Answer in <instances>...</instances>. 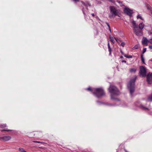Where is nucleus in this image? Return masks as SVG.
<instances>
[{"label": "nucleus", "mask_w": 152, "mask_h": 152, "mask_svg": "<svg viewBox=\"0 0 152 152\" xmlns=\"http://www.w3.org/2000/svg\"><path fill=\"white\" fill-rule=\"evenodd\" d=\"M122 62H124L125 63H126V61H125V60H123L122 61Z\"/></svg>", "instance_id": "a19ab883"}, {"label": "nucleus", "mask_w": 152, "mask_h": 152, "mask_svg": "<svg viewBox=\"0 0 152 152\" xmlns=\"http://www.w3.org/2000/svg\"><path fill=\"white\" fill-rule=\"evenodd\" d=\"M133 31L137 36L140 37L142 36L143 34L142 30L139 29L138 28L133 29Z\"/></svg>", "instance_id": "423d86ee"}, {"label": "nucleus", "mask_w": 152, "mask_h": 152, "mask_svg": "<svg viewBox=\"0 0 152 152\" xmlns=\"http://www.w3.org/2000/svg\"><path fill=\"white\" fill-rule=\"evenodd\" d=\"M106 23L107 26H108V28L110 29V25H109V23Z\"/></svg>", "instance_id": "473e14b6"}, {"label": "nucleus", "mask_w": 152, "mask_h": 152, "mask_svg": "<svg viewBox=\"0 0 152 152\" xmlns=\"http://www.w3.org/2000/svg\"><path fill=\"white\" fill-rule=\"evenodd\" d=\"M125 13H126L127 15L131 16L133 13V11L128 8H125L124 10Z\"/></svg>", "instance_id": "0eeeda50"}, {"label": "nucleus", "mask_w": 152, "mask_h": 152, "mask_svg": "<svg viewBox=\"0 0 152 152\" xmlns=\"http://www.w3.org/2000/svg\"><path fill=\"white\" fill-rule=\"evenodd\" d=\"M86 90H88V91H94V90H92V89H91V87H89L88 88H87L86 89Z\"/></svg>", "instance_id": "393cba45"}, {"label": "nucleus", "mask_w": 152, "mask_h": 152, "mask_svg": "<svg viewBox=\"0 0 152 152\" xmlns=\"http://www.w3.org/2000/svg\"><path fill=\"white\" fill-rule=\"evenodd\" d=\"M141 59L142 62L144 64H145V60L144 58L143 57V56L142 54H141Z\"/></svg>", "instance_id": "6ab92c4d"}, {"label": "nucleus", "mask_w": 152, "mask_h": 152, "mask_svg": "<svg viewBox=\"0 0 152 152\" xmlns=\"http://www.w3.org/2000/svg\"><path fill=\"white\" fill-rule=\"evenodd\" d=\"M150 61H152V59H151L150 60Z\"/></svg>", "instance_id": "3c124183"}, {"label": "nucleus", "mask_w": 152, "mask_h": 152, "mask_svg": "<svg viewBox=\"0 0 152 152\" xmlns=\"http://www.w3.org/2000/svg\"><path fill=\"white\" fill-rule=\"evenodd\" d=\"M82 11L83 13L84 16H85L86 15V14L87 12V10H85L84 7H83V8L82 9Z\"/></svg>", "instance_id": "dca6fc26"}, {"label": "nucleus", "mask_w": 152, "mask_h": 152, "mask_svg": "<svg viewBox=\"0 0 152 152\" xmlns=\"http://www.w3.org/2000/svg\"><path fill=\"white\" fill-rule=\"evenodd\" d=\"M108 48V51L109 52H111V49L110 47H109Z\"/></svg>", "instance_id": "72a5a7b5"}, {"label": "nucleus", "mask_w": 152, "mask_h": 152, "mask_svg": "<svg viewBox=\"0 0 152 152\" xmlns=\"http://www.w3.org/2000/svg\"><path fill=\"white\" fill-rule=\"evenodd\" d=\"M110 41L113 44L115 43V41L114 40V38L112 36H110Z\"/></svg>", "instance_id": "f3484780"}, {"label": "nucleus", "mask_w": 152, "mask_h": 152, "mask_svg": "<svg viewBox=\"0 0 152 152\" xmlns=\"http://www.w3.org/2000/svg\"><path fill=\"white\" fill-rule=\"evenodd\" d=\"M136 77L134 76V78L131 79L127 85V87L130 91L131 95L135 91V82L136 79Z\"/></svg>", "instance_id": "f03ea898"}, {"label": "nucleus", "mask_w": 152, "mask_h": 152, "mask_svg": "<svg viewBox=\"0 0 152 152\" xmlns=\"http://www.w3.org/2000/svg\"><path fill=\"white\" fill-rule=\"evenodd\" d=\"M109 31H110L111 32V29H110H110L109 28Z\"/></svg>", "instance_id": "de8ad7c7"}, {"label": "nucleus", "mask_w": 152, "mask_h": 152, "mask_svg": "<svg viewBox=\"0 0 152 152\" xmlns=\"http://www.w3.org/2000/svg\"><path fill=\"white\" fill-rule=\"evenodd\" d=\"M108 48H109V47H110V43L109 42L108 43Z\"/></svg>", "instance_id": "ea45409f"}, {"label": "nucleus", "mask_w": 152, "mask_h": 152, "mask_svg": "<svg viewBox=\"0 0 152 152\" xmlns=\"http://www.w3.org/2000/svg\"><path fill=\"white\" fill-rule=\"evenodd\" d=\"M109 31H110L111 32V29H110H110L109 28Z\"/></svg>", "instance_id": "49530a36"}, {"label": "nucleus", "mask_w": 152, "mask_h": 152, "mask_svg": "<svg viewBox=\"0 0 152 152\" xmlns=\"http://www.w3.org/2000/svg\"><path fill=\"white\" fill-rule=\"evenodd\" d=\"M32 142H34L37 143H41L40 141H33Z\"/></svg>", "instance_id": "c756f323"}, {"label": "nucleus", "mask_w": 152, "mask_h": 152, "mask_svg": "<svg viewBox=\"0 0 152 152\" xmlns=\"http://www.w3.org/2000/svg\"><path fill=\"white\" fill-rule=\"evenodd\" d=\"M73 0V1H75L76 2L79 1V0Z\"/></svg>", "instance_id": "37998d69"}, {"label": "nucleus", "mask_w": 152, "mask_h": 152, "mask_svg": "<svg viewBox=\"0 0 152 152\" xmlns=\"http://www.w3.org/2000/svg\"><path fill=\"white\" fill-rule=\"evenodd\" d=\"M145 25L142 22L140 23L139 25L138 28L139 29L142 30V29L143 28Z\"/></svg>", "instance_id": "ddd939ff"}, {"label": "nucleus", "mask_w": 152, "mask_h": 152, "mask_svg": "<svg viewBox=\"0 0 152 152\" xmlns=\"http://www.w3.org/2000/svg\"><path fill=\"white\" fill-rule=\"evenodd\" d=\"M117 105H115V104H110V106H117Z\"/></svg>", "instance_id": "e433bc0d"}, {"label": "nucleus", "mask_w": 152, "mask_h": 152, "mask_svg": "<svg viewBox=\"0 0 152 152\" xmlns=\"http://www.w3.org/2000/svg\"><path fill=\"white\" fill-rule=\"evenodd\" d=\"M108 1L110 2H111L112 3H114V1L113 0H108Z\"/></svg>", "instance_id": "2f4dec72"}, {"label": "nucleus", "mask_w": 152, "mask_h": 152, "mask_svg": "<svg viewBox=\"0 0 152 152\" xmlns=\"http://www.w3.org/2000/svg\"><path fill=\"white\" fill-rule=\"evenodd\" d=\"M114 39H115L116 41L117 42H118L119 41H120V40L119 39H118L115 38V37L114 38Z\"/></svg>", "instance_id": "7c9ffc66"}, {"label": "nucleus", "mask_w": 152, "mask_h": 152, "mask_svg": "<svg viewBox=\"0 0 152 152\" xmlns=\"http://www.w3.org/2000/svg\"><path fill=\"white\" fill-rule=\"evenodd\" d=\"M109 92L111 94V99L116 101H120V100L114 97L118 96L120 94V93L117 88L114 86L110 85L108 88Z\"/></svg>", "instance_id": "f257e3e1"}, {"label": "nucleus", "mask_w": 152, "mask_h": 152, "mask_svg": "<svg viewBox=\"0 0 152 152\" xmlns=\"http://www.w3.org/2000/svg\"><path fill=\"white\" fill-rule=\"evenodd\" d=\"M147 81L148 84H151L152 83V72L148 74L147 77Z\"/></svg>", "instance_id": "6e6552de"}, {"label": "nucleus", "mask_w": 152, "mask_h": 152, "mask_svg": "<svg viewBox=\"0 0 152 152\" xmlns=\"http://www.w3.org/2000/svg\"><path fill=\"white\" fill-rule=\"evenodd\" d=\"M11 138V137L9 136H5L1 137V140L5 141H8Z\"/></svg>", "instance_id": "9d476101"}, {"label": "nucleus", "mask_w": 152, "mask_h": 152, "mask_svg": "<svg viewBox=\"0 0 152 152\" xmlns=\"http://www.w3.org/2000/svg\"><path fill=\"white\" fill-rule=\"evenodd\" d=\"M146 69L143 66H141L140 67L139 73L142 77H144L146 76Z\"/></svg>", "instance_id": "39448f33"}, {"label": "nucleus", "mask_w": 152, "mask_h": 152, "mask_svg": "<svg viewBox=\"0 0 152 152\" xmlns=\"http://www.w3.org/2000/svg\"><path fill=\"white\" fill-rule=\"evenodd\" d=\"M119 2V3H120V5H121V6H122V5L123 4H122V2H120H120Z\"/></svg>", "instance_id": "4c0bfd02"}, {"label": "nucleus", "mask_w": 152, "mask_h": 152, "mask_svg": "<svg viewBox=\"0 0 152 152\" xmlns=\"http://www.w3.org/2000/svg\"><path fill=\"white\" fill-rule=\"evenodd\" d=\"M135 105L136 106L140 107L142 108L143 109H146L147 110H148V108L144 107L142 104H141L140 103L138 102L136 103Z\"/></svg>", "instance_id": "9b49d317"}, {"label": "nucleus", "mask_w": 152, "mask_h": 152, "mask_svg": "<svg viewBox=\"0 0 152 152\" xmlns=\"http://www.w3.org/2000/svg\"><path fill=\"white\" fill-rule=\"evenodd\" d=\"M94 89V91L93 92V94L97 98H99L105 95L104 91L102 88H96Z\"/></svg>", "instance_id": "7ed1b4c3"}, {"label": "nucleus", "mask_w": 152, "mask_h": 152, "mask_svg": "<svg viewBox=\"0 0 152 152\" xmlns=\"http://www.w3.org/2000/svg\"><path fill=\"white\" fill-rule=\"evenodd\" d=\"M110 13L111 14L109 16V18H111L113 17H115L117 15H118V11L116 8L114 6H110Z\"/></svg>", "instance_id": "20e7f679"}, {"label": "nucleus", "mask_w": 152, "mask_h": 152, "mask_svg": "<svg viewBox=\"0 0 152 152\" xmlns=\"http://www.w3.org/2000/svg\"><path fill=\"white\" fill-rule=\"evenodd\" d=\"M131 22L132 24L133 29L138 28V25L136 24V22L135 21L133 20V19H132L131 20Z\"/></svg>", "instance_id": "1a4fd4ad"}, {"label": "nucleus", "mask_w": 152, "mask_h": 152, "mask_svg": "<svg viewBox=\"0 0 152 152\" xmlns=\"http://www.w3.org/2000/svg\"><path fill=\"white\" fill-rule=\"evenodd\" d=\"M124 56L125 57H126V58H132V56L131 55L127 56L125 54H124Z\"/></svg>", "instance_id": "5701e85b"}, {"label": "nucleus", "mask_w": 152, "mask_h": 152, "mask_svg": "<svg viewBox=\"0 0 152 152\" xmlns=\"http://www.w3.org/2000/svg\"><path fill=\"white\" fill-rule=\"evenodd\" d=\"M109 55H111V52H109Z\"/></svg>", "instance_id": "a18cd8bd"}, {"label": "nucleus", "mask_w": 152, "mask_h": 152, "mask_svg": "<svg viewBox=\"0 0 152 152\" xmlns=\"http://www.w3.org/2000/svg\"><path fill=\"white\" fill-rule=\"evenodd\" d=\"M125 43L124 42H122L121 44V45L124 47L125 45Z\"/></svg>", "instance_id": "bb28decb"}, {"label": "nucleus", "mask_w": 152, "mask_h": 152, "mask_svg": "<svg viewBox=\"0 0 152 152\" xmlns=\"http://www.w3.org/2000/svg\"><path fill=\"white\" fill-rule=\"evenodd\" d=\"M1 132H16L14 130H8V129H3L1 131Z\"/></svg>", "instance_id": "4468645a"}, {"label": "nucleus", "mask_w": 152, "mask_h": 152, "mask_svg": "<svg viewBox=\"0 0 152 152\" xmlns=\"http://www.w3.org/2000/svg\"><path fill=\"white\" fill-rule=\"evenodd\" d=\"M121 53H123V52H122V50H121Z\"/></svg>", "instance_id": "8fccbe9b"}, {"label": "nucleus", "mask_w": 152, "mask_h": 152, "mask_svg": "<svg viewBox=\"0 0 152 152\" xmlns=\"http://www.w3.org/2000/svg\"><path fill=\"white\" fill-rule=\"evenodd\" d=\"M135 49H137L138 48V45H135L134 47Z\"/></svg>", "instance_id": "a878e982"}, {"label": "nucleus", "mask_w": 152, "mask_h": 152, "mask_svg": "<svg viewBox=\"0 0 152 152\" xmlns=\"http://www.w3.org/2000/svg\"><path fill=\"white\" fill-rule=\"evenodd\" d=\"M97 102L98 103V104H100L102 103L101 102L99 101H97Z\"/></svg>", "instance_id": "58836bf2"}, {"label": "nucleus", "mask_w": 152, "mask_h": 152, "mask_svg": "<svg viewBox=\"0 0 152 152\" xmlns=\"http://www.w3.org/2000/svg\"><path fill=\"white\" fill-rule=\"evenodd\" d=\"M120 58H123V57L122 56H121Z\"/></svg>", "instance_id": "09e8293b"}, {"label": "nucleus", "mask_w": 152, "mask_h": 152, "mask_svg": "<svg viewBox=\"0 0 152 152\" xmlns=\"http://www.w3.org/2000/svg\"><path fill=\"white\" fill-rule=\"evenodd\" d=\"M6 126V124H0V127L1 128H4Z\"/></svg>", "instance_id": "aec40b11"}, {"label": "nucleus", "mask_w": 152, "mask_h": 152, "mask_svg": "<svg viewBox=\"0 0 152 152\" xmlns=\"http://www.w3.org/2000/svg\"><path fill=\"white\" fill-rule=\"evenodd\" d=\"M137 19L140 18L142 20H144V19L142 18V17L141 16H140V15L139 14H138L137 15Z\"/></svg>", "instance_id": "4be33fe9"}, {"label": "nucleus", "mask_w": 152, "mask_h": 152, "mask_svg": "<svg viewBox=\"0 0 152 152\" xmlns=\"http://www.w3.org/2000/svg\"><path fill=\"white\" fill-rule=\"evenodd\" d=\"M19 150L20 152H26V151L24 150L21 148H19Z\"/></svg>", "instance_id": "b1692460"}, {"label": "nucleus", "mask_w": 152, "mask_h": 152, "mask_svg": "<svg viewBox=\"0 0 152 152\" xmlns=\"http://www.w3.org/2000/svg\"><path fill=\"white\" fill-rule=\"evenodd\" d=\"M91 15L93 17H94L95 16L94 13H91Z\"/></svg>", "instance_id": "79ce46f5"}, {"label": "nucleus", "mask_w": 152, "mask_h": 152, "mask_svg": "<svg viewBox=\"0 0 152 152\" xmlns=\"http://www.w3.org/2000/svg\"><path fill=\"white\" fill-rule=\"evenodd\" d=\"M149 42L151 43L152 44V39H151L150 41H149Z\"/></svg>", "instance_id": "f704fd0d"}, {"label": "nucleus", "mask_w": 152, "mask_h": 152, "mask_svg": "<svg viewBox=\"0 0 152 152\" xmlns=\"http://www.w3.org/2000/svg\"><path fill=\"white\" fill-rule=\"evenodd\" d=\"M149 48L150 49H152V45H149Z\"/></svg>", "instance_id": "c9c22d12"}, {"label": "nucleus", "mask_w": 152, "mask_h": 152, "mask_svg": "<svg viewBox=\"0 0 152 152\" xmlns=\"http://www.w3.org/2000/svg\"><path fill=\"white\" fill-rule=\"evenodd\" d=\"M146 48H143V50L142 53L143 54L146 51Z\"/></svg>", "instance_id": "cd10ccee"}, {"label": "nucleus", "mask_w": 152, "mask_h": 152, "mask_svg": "<svg viewBox=\"0 0 152 152\" xmlns=\"http://www.w3.org/2000/svg\"><path fill=\"white\" fill-rule=\"evenodd\" d=\"M41 142V143H41V144H44L45 143V142Z\"/></svg>", "instance_id": "c03bdc74"}, {"label": "nucleus", "mask_w": 152, "mask_h": 152, "mask_svg": "<svg viewBox=\"0 0 152 152\" xmlns=\"http://www.w3.org/2000/svg\"><path fill=\"white\" fill-rule=\"evenodd\" d=\"M81 2L83 4V6L85 5L86 7L87 8V5L84 2L82 1H81Z\"/></svg>", "instance_id": "c85d7f7f"}, {"label": "nucleus", "mask_w": 152, "mask_h": 152, "mask_svg": "<svg viewBox=\"0 0 152 152\" xmlns=\"http://www.w3.org/2000/svg\"><path fill=\"white\" fill-rule=\"evenodd\" d=\"M147 9L150 11L151 13L152 14V8L151 6L149 5H147Z\"/></svg>", "instance_id": "2eb2a0df"}, {"label": "nucleus", "mask_w": 152, "mask_h": 152, "mask_svg": "<svg viewBox=\"0 0 152 152\" xmlns=\"http://www.w3.org/2000/svg\"><path fill=\"white\" fill-rule=\"evenodd\" d=\"M149 41L146 37H143L142 41V43L143 44H147L148 42Z\"/></svg>", "instance_id": "f8f14e48"}, {"label": "nucleus", "mask_w": 152, "mask_h": 152, "mask_svg": "<svg viewBox=\"0 0 152 152\" xmlns=\"http://www.w3.org/2000/svg\"><path fill=\"white\" fill-rule=\"evenodd\" d=\"M136 69H134V68H132L130 69V72H136Z\"/></svg>", "instance_id": "412c9836"}, {"label": "nucleus", "mask_w": 152, "mask_h": 152, "mask_svg": "<svg viewBox=\"0 0 152 152\" xmlns=\"http://www.w3.org/2000/svg\"><path fill=\"white\" fill-rule=\"evenodd\" d=\"M148 101L149 102L152 101V94L148 98Z\"/></svg>", "instance_id": "a211bd4d"}]
</instances>
